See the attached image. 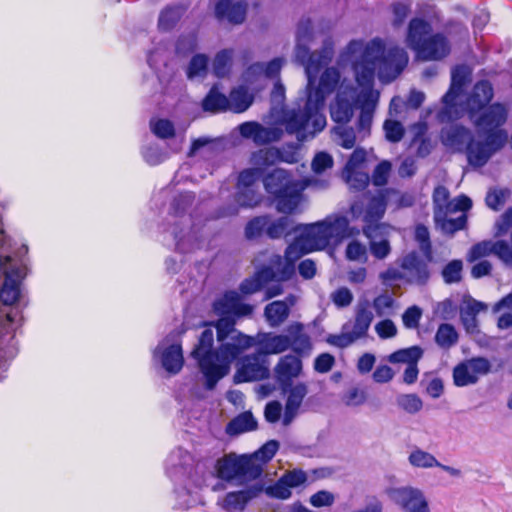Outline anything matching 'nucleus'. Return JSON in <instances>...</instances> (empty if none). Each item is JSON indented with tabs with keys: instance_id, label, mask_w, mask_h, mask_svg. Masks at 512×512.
I'll return each instance as SVG.
<instances>
[{
	"instance_id": "a19ab883",
	"label": "nucleus",
	"mask_w": 512,
	"mask_h": 512,
	"mask_svg": "<svg viewBox=\"0 0 512 512\" xmlns=\"http://www.w3.org/2000/svg\"><path fill=\"white\" fill-rule=\"evenodd\" d=\"M257 421L253 417L251 412H243L232 419L227 427L226 432L229 435H238L244 432L252 431L256 429Z\"/></svg>"
},
{
	"instance_id": "69168bd1",
	"label": "nucleus",
	"mask_w": 512,
	"mask_h": 512,
	"mask_svg": "<svg viewBox=\"0 0 512 512\" xmlns=\"http://www.w3.org/2000/svg\"><path fill=\"white\" fill-rule=\"evenodd\" d=\"M278 448H279V443L276 440H270V441L266 442L260 449H258L249 458H251L255 463H256V461H261L262 463H266L274 457Z\"/></svg>"
},
{
	"instance_id": "bf43d9fd",
	"label": "nucleus",
	"mask_w": 512,
	"mask_h": 512,
	"mask_svg": "<svg viewBox=\"0 0 512 512\" xmlns=\"http://www.w3.org/2000/svg\"><path fill=\"white\" fill-rule=\"evenodd\" d=\"M454 384L458 387H464L475 384L478 381L467 363H461L454 368L453 371Z\"/></svg>"
},
{
	"instance_id": "6e6d98bb",
	"label": "nucleus",
	"mask_w": 512,
	"mask_h": 512,
	"mask_svg": "<svg viewBox=\"0 0 512 512\" xmlns=\"http://www.w3.org/2000/svg\"><path fill=\"white\" fill-rule=\"evenodd\" d=\"M208 57L204 54H196L192 57L187 67L188 79L203 78L207 74Z\"/></svg>"
},
{
	"instance_id": "13d9d810",
	"label": "nucleus",
	"mask_w": 512,
	"mask_h": 512,
	"mask_svg": "<svg viewBox=\"0 0 512 512\" xmlns=\"http://www.w3.org/2000/svg\"><path fill=\"white\" fill-rule=\"evenodd\" d=\"M336 142L345 149H351L354 147L356 143V135L355 131L351 127H346L344 125H338L332 130Z\"/></svg>"
},
{
	"instance_id": "de8ad7c7",
	"label": "nucleus",
	"mask_w": 512,
	"mask_h": 512,
	"mask_svg": "<svg viewBox=\"0 0 512 512\" xmlns=\"http://www.w3.org/2000/svg\"><path fill=\"white\" fill-rule=\"evenodd\" d=\"M423 351L418 346H412L393 352L388 356L390 363H405L408 365L417 363L422 357Z\"/></svg>"
},
{
	"instance_id": "b1692460",
	"label": "nucleus",
	"mask_w": 512,
	"mask_h": 512,
	"mask_svg": "<svg viewBox=\"0 0 512 512\" xmlns=\"http://www.w3.org/2000/svg\"><path fill=\"white\" fill-rule=\"evenodd\" d=\"M258 346V351L263 355L280 354L289 349L290 342L287 334H274L272 332H259L252 336V346Z\"/></svg>"
},
{
	"instance_id": "774afa93",
	"label": "nucleus",
	"mask_w": 512,
	"mask_h": 512,
	"mask_svg": "<svg viewBox=\"0 0 512 512\" xmlns=\"http://www.w3.org/2000/svg\"><path fill=\"white\" fill-rule=\"evenodd\" d=\"M492 254L496 255L504 264L512 266V246L506 241L493 242Z\"/></svg>"
},
{
	"instance_id": "20e7f679",
	"label": "nucleus",
	"mask_w": 512,
	"mask_h": 512,
	"mask_svg": "<svg viewBox=\"0 0 512 512\" xmlns=\"http://www.w3.org/2000/svg\"><path fill=\"white\" fill-rule=\"evenodd\" d=\"M372 308L378 317L391 316L397 309V303L387 292L376 296L372 303L367 297L361 296L354 308L353 323L343 324L341 333L329 334L326 342L331 346L343 349L351 346L357 340L365 338L374 319Z\"/></svg>"
},
{
	"instance_id": "338daca9",
	"label": "nucleus",
	"mask_w": 512,
	"mask_h": 512,
	"mask_svg": "<svg viewBox=\"0 0 512 512\" xmlns=\"http://www.w3.org/2000/svg\"><path fill=\"white\" fill-rule=\"evenodd\" d=\"M415 240L419 244L422 253L430 259L432 253L430 234L425 225L419 224L415 228Z\"/></svg>"
},
{
	"instance_id": "9b49d317",
	"label": "nucleus",
	"mask_w": 512,
	"mask_h": 512,
	"mask_svg": "<svg viewBox=\"0 0 512 512\" xmlns=\"http://www.w3.org/2000/svg\"><path fill=\"white\" fill-rule=\"evenodd\" d=\"M166 234L173 239L175 250L180 253H190L201 247L199 230L191 225L190 216L181 215Z\"/></svg>"
},
{
	"instance_id": "09e8293b",
	"label": "nucleus",
	"mask_w": 512,
	"mask_h": 512,
	"mask_svg": "<svg viewBox=\"0 0 512 512\" xmlns=\"http://www.w3.org/2000/svg\"><path fill=\"white\" fill-rule=\"evenodd\" d=\"M408 461L415 468L427 469L440 466V462L431 453L419 448L409 454Z\"/></svg>"
},
{
	"instance_id": "4be33fe9",
	"label": "nucleus",
	"mask_w": 512,
	"mask_h": 512,
	"mask_svg": "<svg viewBox=\"0 0 512 512\" xmlns=\"http://www.w3.org/2000/svg\"><path fill=\"white\" fill-rule=\"evenodd\" d=\"M385 211L386 200L384 196L378 195L372 197L363 216V221L365 222L363 232L367 238H373L377 231L386 229L383 224L378 223Z\"/></svg>"
},
{
	"instance_id": "f257e3e1",
	"label": "nucleus",
	"mask_w": 512,
	"mask_h": 512,
	"mask_svg": "<svg viewBox=\"0 0 512 512\" xmlns=\"http://www.w3.org/2000/svg\"><path fill=\"white\" fill-rule=\"evenodd\" d=\"M342 61H350L357 84L362 88L356 102L360 107L358 132L362 137L370 134L374 111L379 92L373 89L375 73L383 83L396 79L408 64L407 52L398 46H389L380 38L364 43L360 40L351 41L341 54Z\"/></svg>"
},
{
	"instance_id": "603ef678",
	"label": "nucleus",
	"mask_w": 512,
	"mask_h": 512,
	"mask_svg": "<svg viewBox=\"0 0 512 512\" xmlns=\"http://www.w3.org/2000/svg\"><path fill=\"white\" fill-rule=\"evenodd\" d=\"M183 14V8L180 6L168 7L163 10L159 16L158 26L162 31L171 30L179 21Z\"/></svg>"
},
{
	"instance_id": "393cba45",
	"label": "nucleus",
	"mask_w": 512,
	"mask_h": 512,
	"mask_svg": "<svg viewBox=\"0 0 512 512\" xmlns=\"http://www.w3.org/2000/svg\"><path fill=\"white\" fill-rule=\"evenodd\" d=\"M297 303V297L289 294L284 300H276L264 308V317L272 328L279 327L289 317L291 308Z\"/></svg>"
},
{
	"instance_id": "6ab92c4d",
	"label": "nucleus",
	"mask_w": 512,
	"mask_h": 512,
	"mask_svg": "<svg viewBox=\"0 0 512 512\" xmlns=\"http://www.w3.org/2000/svg\"><path fill=\"white\" fill-rule=\"evenodd\" d=\"M301 372L302 361L298 356L292 354L281 357L274 367L275 379L283 391L288 390L293 379L299 377Z\"/></svg>"
},
{
	"instance_id": "6e6552de",
	"label": "nucleus",
	"mask_w": 512,
	"mask_h": 512,
	"mask_svg": "<svg viewBox=\"0 0 512 512\" xmlns=\"http://www.w3.org/2000/svg\"><path fill=\"white\" fill-rule=\"evenodd\" d=\"M282 122L286 132L296 135L299 141L313 138L327 124L324 111L308 98H306L303 108L287 110Z\"/></svg>"
},
{
	"instance_id": "f3484780",
	"label": "nucleus",
	"mask_w": 512,
	"mask_h": 512,
	"mask_svg": "<svg viewBox=\"0 0 512 512\" xmlns=\"http://www.w3.org/2000/svg\"><path fill=\"white\" fill-rule=\"evenodd\" d=\"M299 258H293L288 254V247L285 250V255L282 257L278 254H272L269 258L268 264L263 266L262 270H267L269 273L267 278L270 282H282L289 280L295 273V262Z\"/></svg>"
},
{
	"instance_id": "58836bf2",
	"label": "nucleus",
	"mask_w": 512,
	"mask_h": 512,
	"mask_svg": "<svg viewBox=\"0 0 512 512\" xmlns=\"http://www.w3.org/2000/svg\"><path fill=\"white\" fill-rule=\"evenodd\" d=\"M228 106V97L220 93L217 86H213L202 101L203 110L211 113L225 112Z\"/></svg>"
},
{
	"instance_id": "72a5a7b5",
	"label": "nucleus",
	"mask_w": 512,
	"mask_h": 512,
	"mask_svg": "<svg viewBox=\"0 0 512 512\" xmlns=\"http://www.w3.org/2000/svg\"><path fill=\"white\" fill-rule=\"evenodd\" d=\"M457 211L438 212L433 215V219L437 228L444 234L453 235L457 231L463 230L467 225V216L464 212L457 218H448L449 214L456 213Z\"/></svg>"
},
{
	"instance_id": "39448f33",
	"label": "nucleus",
	"mask_w": 512,
	"mask_h": 512,
	"mask_svg": "<svg viewBox=\"0 0 512 512\" xmlns=\"http://www.w3.org/2000/svg\"><path fill=\"white\" fill-rule=\"evenodd\" d=\"M349 220L339 214L328 215L325 219L311 224L298 225L294 231L298 236L288 245V254L301 258L313 251L324 250L332 242L337 243L346 238Z\"/></svg>"
},
{
	"instance_id": "bb28decb",
	"label": "nucleus",
	"mask_w": 512,
	"mask_h": 512,
	"mask_svg": "<svg viewBox=\"0 0 512 512\" xmlns=\"http://www.w3.org/2000/svg\"><path fill=\"white\" fill-rule=\"evenodd\" d=\"M286 331L290 342L289 349H292L299 358L309 356L313 350V344L311 337L304 330V325L294 322L287 327Z\"/></svg>"
},
{
	"instance_id": "7ed1b4c3",
	"label": "nucleus",
	"mask_w": 512,
	"mask_h": 512,
	"mask_svg": "<svg viewBox=\"0 0 512 512\" xmlns=\"http://www.w3.org/2000/svg\"><path fill=\"white\" fill-rule=\"evenodd\" d=\"M508 118V110L501 103H493L477 114L470 115L481 142L468 146V162L474 167H483L490 158L501 150L508 140V133L502 129Z\"/></svg>"
},
{
	"instance_id": "f03ea898",
	"label": "nucleus",
	"mask_w": 512,
	"mask_h": 512,
	"mask_svg": "<svg viewBox=\"0 0 512 512\" xmlns=\"http://www.w3.org/2000/svg\"><path fill=\"white\" fill-rule=\"evenodd\" d=\"M231 316H222L216 323L217 341L214 348V332L205 328L199 336L198 343L191 352L205 379V387L212 390L218 381L230 371V366L245 350L252 347V336L235 328Z\"/></svg>"
},
{
	"instance_id": "0eeeda50",
	"label": "nucleus",
	"mask_w": 512,
	"mask_h": 512,
	"mask_svg": "<svg viewBox=\"0 0 512 512\" xmlns=\"http://www.w3.org/2000/svg\"><path fill=\"white\" fill-rule=\"evenodd\" d=\"M333 57L332 43L328 42L321 51L312 52L305 63H300L305 68L307 77V98L324 111L325 100L334 92L340 81V73L334 67L326 68L320 76L319 84L314 87L316 77L320 69L326 66Z\"/></svg>"
},
{
	"instance_id": "a211bd4d",
	"label": "nucleus",
	"mask_w": 512,
	"mask_h": 512,
	"mask_svg": "<svg viewBox=\"0 0 512 512\" xmlns=\"http://www.w3.org/2000/svg\"><path fill=\"white\" fill-rule=\"evenodd\" d=\"M354 94L353 87H341L337 92L334 102L330 105V115L334 122L338 124L348 123L354 114Z\"/></svg>"
},
{
	"instance_id": "9d476101",
	"label": "nucleus",
	"mask_w": 512,
	"mask_h": 512,
	"mask_svg": "<svg viewBox=\"0 0 512 512\" xmlns=\"http://www.w3.org/2000/svg\"><path fill=\"white\" fill-rule=\"evenodd\" d=\"M385 494L402 512H430L424 491L412 485L388 487Z\"/></svg>"
},
{
	"instance_id": "412c9836",
	"label": "nucleus",
	"mask_w": 512,
	"mask_h": 512,
	"mask_svg": "<svg viewBox=\"0 0 512 512\" xmlns=\"http://www.w3.org/2000/svg\"><path fill=\"white\" fill-rule=\"evenodd\" d=\"M401 268L408 283L424 285L429 279L428 264L416 252H411L402 259Z\"/></svg>"
},
{
	"instance_id": "a878e982",
	"label": "nucleus",
	"mask_w": 512,
	"mask_h": 512,
	"mask_svg": "<svg viewBox=\"0 0 512 512\" xmlns=\"http://www.w3.org/2000/svg\"><path fill=\"white\" fill-rule=\"evenodd\" d=\"M263 491V485H254L246 490L229 492L218 502L226 512H242L247 503Z\"/></svg>"
},
{
	"instance_id": "4468645a",
	"label": "nucleus",
	"mask_w": 512,
	"mask_h": 512,
	"mask_svg": "<svg viewBox=\"0 0 512 512\" xmlns=\"http://www.w3.org/2000/svg\"><path fill=\"white\" fill-rule=\"evenodd\" d=\"M2 273L5 280L0 290V299L4 305H13L20 299V284L27 274V267L22 263L15 264L12 260Z\"/></svg>"
},
{
	"instance_id": "e2e57ef3",
	"label": "nucleus",
	"mask_w": 512,
	"mask_h": 512,
	"mask_svg": "<svg viewBox=\"0 0 512 512\" xmlns=\"http://www.w3.org/2000/svg\"><path fill=\"white\" fill-rule=\"evenodd\" d=\"M386 139L391 143H398L402 140L405 129L403 125L396 120L388 119L383 124Z\"/></svg>"
},
{
	"instance_id": "a18cd8bd",
	"label": "nucleus",
	"mask_w": 512,
	"mask_h": 512,
	"mask_svg": "<svg viewBox=\"0 0 512 512\" xmlns=\"http://www.w3.org/2000/svg\"><path fill=\"white\" fill-rule=\"evenodd\" d=\"M457 341L458 333L453 325L448 323L439 325L435 334V342L439 347L449 349L454 346Z\"/></svg>"
},
{
	"instance_id": "49530a36",
	"label": "nucleus",
	"mask_w": 512,
	"mask_h": 512,
	"mask_svg": "<svg viewBox=\"0 0 512 512\" xmlns=\"http://www.w3.org/2000/svg\"><path fill=\"white\" fill-rule=\"evenodd\" d=\"M263 196L256 188L236 189L235 201L239 207L254 208L262 202Z\"/></svg>"
},
{
	"instance_id": "1a4fd4ad",
	"label": "nucleus",
	"mask_w": 512,
	"mask_h": 512,
	"mask_svg": "<svg viewBox=\"0 0 512 512\" xmlns=\"http://www.w3.org/2000/svg\"><path fill=\"white\" fill-rule=\"evenodd\" d=\"M217 477L223 480H234L237 478L257 479L263 472L262 465L255 463L248 456L237 457L233 454L218 459L215 465Z\"/></svg>"
},
{
	"instance_id": "2f4dec72",
	"label": "nucleus",
	"mask_w": 512,
	"mask_h": 512,
	"mask_svg": "<svg viewBox=\"0 0 512 512\" xmlns=\"http://www.w3.org/2000/svg\"><path fill=\"white\" fill-rule=\"evenodd\" d=\"M191 462V454L187 450L178 447L166 459V472L171 478L184 475Z\"/></svg>"
},
{
	"instance_id": "4d7b16f0",
	"label": "nucleus",
	"mask_w": 512,
	"mask_h": 512,
	"mask_svg": "<svg viewBox=\"0 0 512 512\" xmlns=\"http://www.w3.org/2000/svg\"><path fill=\"white\" fill-rule=\"evenodd\" d=\"M342 176L349 187L355 191L364 190L370 181L369 175L359 170H352L349 172L347 170H343Z\"/></svg>"
},
{
	"instance_id": "ddd939ff",
	"label": "nucleus",
	"mask_w": 512,
	"mask_h": 512,
	"mask_svg": "<svg viewBox=\"0 0 512 512\" xmlns=\"http://www.w3.org/2000/svg\"><path fill=\"white\" fill-rule=\"evenodd\" d=\"M270 374L268 363L259 351L244 356L234 375L235 383L259 381L268 378Z\"/></svg>"
},
{
	"instance_id": "473e14b6",
	"label": "nucleus",
	"mask_w": 512,
	"mask_h": 512,
	"mask_svg": "<svg viewBox=\"0 0 512 512\" xmlns=\"http://www.w3.org/2000/svg\"><path fill=\"white\" fill-rule=\"evenodd\" d=\"M312 35V24L310 19L301 20L297 27L296 33V47H295V61L298 63H305L309 56L312 54L307 47Z\"/></svg>"
},
{
	"instance_id": "c756f323",
	"label": "nucleus",
	"mask_w": 512,
	"mask_h": 512,
	"mask_svg": "<svg viewBox=\"0 0 512 512\" xmlns=\"http://www.w3.org/2000/svg\"><path fill=\"white\" fill-rule=\"evenodd\" d=\"M492 98L493 87L491 83L486 80L477 82L466 101L469 116L485 108Z\"/></svg>"
},
{
	"instance_id": "5701e85b",
	"label": "nucleus",
	"mask_w": 512,
	"mask_h": 512,
	"mask_svg": "<svg viewBox=\"0 0 512 512\" xmlns=\"http://www.w3.org/2000/svg\"><path fill=\"white\" fill-rule=\"evenodd\" d=\"M441 142L447 148L454 151H466L468 156V146L471 142H481L474 140L469 129L464 126L453 125L443 128L440 133Z\"/></svg>"
},
{
	"instance_id": "7c9ffc66",
	"label": "nucleus",
	"mask_w": 512,
	"mask_h": 512,
	"mask_svg": "<svg viewBox=\"0 0 512 512\" xmlns=\"http://www.w3.org/2000/svg\"><path fill=\"white\" fill-rule=\"evenodd\" d=\"M283 63V58H274L268 63L256 62L246 69L244 79L247 82H252L254 79L262 76L269 79L276 78L281 71Z\"/></svg>"
},
{
	"instance_id": "4c0bfd02",
	"label": "nucleus",
	"mask_w": 512,
	"mask_h": 512,
	"mask_svg": "<svg viewBox=\"0 0 512 512\" xmlns=\"http://www.w3.org/2000/svg\"><path fill=\"white\" fill-rule=\"evenodd\" d=\"M219 152V147L216 139L202 136L193 140L190 150L188 152L189 157L201 156L203 158H211Z\"/></svg>"
},
{
	"instance_id": "0e129e2a",
	"label": "nucleus",
	"mask_w": 512,
	"mask_h": 512,
	"mask_svg": "<svg viewBox=\"0 0 512 512\" xmlns=\"http://www.w3.org/2000/svg\"><path fill=\"white\" fill-rule=\"evenodd\" d=\"M392 164L388 160L381 161L373 170L371 181L375 186H384L388 183Z\"/></svg>"
},
{
	"instance_id": "423d86ee",
	"label": "nucleus",
	"mask_w": 512,
	"mask_h": 512,
	"mask_svg": "<svg viewBox=\"0 0 512 512\" xmlns=\"http://www.w3.org/2000/svg\"><path fill=\"white\" fill-rule=\"evenodd\" d=\"M262 181L265 191L273 197L276 210L283 214L298 212V208L304 200L303 191L307 186H314L318 189L329 187L328 179L301 181L280 168L272 170Z\"/></svg>"
},
{
	"instance_id": "2eb2a0df",
	"label": "nucleus",
	"mask_w": 512,
	"mask_h": 512,
	"mask_svg": "<svg viewBox=\"0 0 512 512\" xmlns=\"http://www.w3.org/2000/svg\"><path fill=\"white\" fill-rule=\"evenodd\" d=\"M213 310L219 316H250L253 313V306L241 301L236 291H227L213 303Z\"/></svg>"
},
{
	"instance_id": "5fc2aeb1",
	"label": "nucleus",
	"mask_w": 512,
	"mask_h": 512,
	"mask_svg": "<svg viewBox=\"0 0 512 512\" xmlns=\"http://www.w3.org/2000/svg\"><path fill=\"white\" fill-rule=\"evenodd\" d=\"M269 224V216L262 215L252 218L245 226L244 234L246 239L253 240L259 238L263 232L266 233V227Z\"/></svg>"
},
{
	"instance_id": "aec40b11",
	"label": "nucleus",
	"mask_w": 512,
	"mask_h": 512,
	"mask_svg": "<svg viewBox=\"0 0 512 512\" xmlns=\"http://www.w3.org/2000/svg\"><path fill=\"white\" fill-rule=\"evenodd\" d=\"M433 215L438 212L460 211L466 212L472 207V201L465 195L450 200L449 190L444 186H437L433 192Z\"/></svg>"
},
{
	"instance_id": "37998d69",
	"label": "nucleus",
	"mask_w": 512,
	"mask_h": 512,
	"mask_svg": "<svg viewBox=\"0 0 512 512\" xmlns=\"http://www.w3.org/2000/svg\"><path fill=\"white\" fill-rule=\"evenodd\" d=\"M268 273L269 272L267 270L259 269L252 277L245 279L239 287L241 293L253 294L260 291L270 283L267 278Z\"/></svg>"
},
{
	"instance_id": "680f3d73",
	"label": "nucleus",
	"mask_w": 512,
	"mask_h": 512,
	"mask_svg": "<svg viewBox=\"0 0 512 512\" xmlns=\"http://www.w3.org/2000/svg\"><path fill=\"white\" fill-rule=\"evenodd\" d=\"M262 171L259 168H248L241 171L238 175L236 189L255 188Z\"/></svg>"
},
{
	"instance_id": "ea45409f",
	"label": "nucleus",
	"mask_w": 512,
	"mask_h": 512,
	"mask_svg": "<svg viewBox=\"0 0 512 512\" xmlns=\"http://www.w3.org/2000/svg\"><path fill=\"white\" fill-rule=\"evenodd\" d=\"M229 106L227 111L234 113H242L246 111L253 102V97L248 93L247 89L243 86L233 89L228 97Z\"/></svg>"
},
{
	"instance_id": "e433bc0d",
	"label": "nucleus",
	"mask_w": 512,
	"mask_h": 512,
	"mask_svg": "<svg viewBox=\"0 0 512 512\" xmlns=\"http://www.w3.org/2000/svg\"><path fill=\"white\" fill-rule=\"evenodd\" d=\"M458 97L452 95L449 99H446L445 94L443 95L442 107L436 113V118L440 123H449L461 117L462 108L458 104Z\"/></svg>"
},
{
	"instance_id": "cd10ccee",
	"label": "nucleus",
	"mask_w": 512,
	"mask_h": 512,
	"mask_svg": "<svg viewBox=\"0 0 512 512\" xmlns=\"http://www.w3.org/2000/svg\"><path fill=\"white\" fill-rule=\"evenodd\" d=\"M415 51L423 60H440L449 54L450 46L442 34H435L428 37Z\"/></svg>"
},
{
	"instance_id": "8fccbe9b",
	"label": "nucleus",
	"mask_w": 512,
	"mask_h": 512,
	"mask_svg": "<svg viewBox=\"0 0 512 512\" xmlns=\"http://www.w3.org/2000/svg\"><path fill=\"white\" fill-rule=\"evenodd\" d=\"M292 223V219L288 216H282L273 221L269 217L266 235L271 239H279L290 231Z\"/></svg>"
},
{
	"instance_id": "c03bdc74",
	"label": "nucleus",
	"mask_w": 512,
	"mask_h": 512,
	"mask_svg": "<svg viewBox=\"0 0 512 512\" xmlns=\"http://www.w3.org/2000/svg\"><path fill=\"white\" fill-rule=\"evenodd\" d=\"M281 160V153L277 148L268 147L253 152L250 163L256 166H271Z\"/></svg>"
},
{
	"instance_id": "f8f14e48",
	"label": "nucleus",
	"mask_w": 512,
	"mask_h": 512,
	"mask_svg": "<svg viewBox=\"0 0 512 512\" xmlns=\"http://www.w3.org/2000/svg\"><path fill=\"white\" fill-rule=\"evenodd\" d=\"M176 335L170 333L155 348L154 358L159 359L162 367L170 374H177L183 367L182 346L175 342Z\"/></svg>"
},
{
	"instance_id": "dca6fc26",
	"label": "nucleus",
	"mask_w": 512,
	"mask_h": 512,
	"mask_svg": "<svg viewBox=\"0 0 512 512\" xmlns=\"http://www.w3.org/2000/svg\"><path fill=\"white\" fill-rule=\"evenodd\" d=\"M243 138L251 139L256 145H265L276 142L283 135L282 129L278 127H265L258 122H244L238 127Z\"/></svg>"
},
{
	"instance_id": "052dcab7",
	"label": "nucleus",
	"mask_w": 512,
	"mask_h": 512,
	"mask_svg": "<svg viewBox=\"0 0 512 512\" xmlns=\"http://www.w3.org/2000/svg\"><path fill=\"white\" fill-rule=\"evenodd\" d=\"M397 405L409 414H416L423 407L421 398L416 394H402L397 397Z\"/></svg>"
},
{
	"instance_id": "c85d7f7f",
	"label": "nucleus",
	"mask_w": 512,
	"mask_h": 512,
	"mask_svg": "<svg viewBox=\"0 0 512 512\" xmlns=\"http://www.w3.org/2000/svg\"><path fill=\"white\" fill-rule=\"evenodd\" d=\"M247 4L244 1L219 0L215 6V15L219 20L240 24L245 20Z\"/></svg>"
},
{
	"instance_id": "3c124183",
	"label": "nucleus",
	"mask_w": 512,
	"mask_h": 512,
	"mask_svg": "<svg viewBox=\"0 0 512 512\" xmlns=\"http://www.w3.org/2000/svg\"><path fill=\"white\" fill-rule=\"evenodd\" d=\"M233 51L230 49H224L218 52L213 61V73L215 76L221 78L226 76L231 68Z\"/></svg>"
},
{
	"instance_id": "79ce46f5",
	"label": "nucleus",
	"mask_w": 512,
	"mask_h": 512,
	"mask_svg": "<svg viewBox=\"0 0 512 512\" xmlns=\"http://www.w3.org/2000/svg\"><path fill=\"white\" fill-rule=\"evenodd\" d=\"M470 76V70L465 65L456 66L451 73V85L445 93V98L449 99L452 95L460 96L463 87Z\"/></svg>"
},
{
	"instance_id": "864d4df0",
	"label": "nucleus",
	"mask_w": 512,
	"mask_h": 512,
	"mask_svg": "<svg viewBox=\"0 0 512 512\" xmlns=\"http://www.w3.org/2000/svg\"><path fill=\"white\" fill-rule=\"evenodd\" d=\"M149 125L152 133L160 139H170L175 136V126L168 119L152 118Z\"/></svg>"
},
{
	"instance_id": "c9c22d12",
	"label": "nucleus",
	"mask_w": 512,
	"mask_h": 512,
	"mask_svg": "<svg viewBox=\"0 0 512 512\" xmlns=\"http://www.w3.org/2000/svg\"><path fill=\"white\" fill-rule=\"evenodd\" d=\"M486 309V305L477 300H470L460 309V319L467 332H474L477 328V315Z\"/></svg>"
},
{
	"instance_id": "f704fd0d",
	"label": "nucleus",
	"mask_w": 512,
	"mask_h": 512,
	"mask_svg": "<svg viewBox=\"0 0 512 512\" xmlns=\"http://www.w3.org/2000/svg\"><path fill=\"white\" fill-rule=\"evenodd\" d=\"M431 32V26L428 22L423 19L415 18L409 23L407 43L410 48L415 50L423 42L428 39V35Z\"/></svg>"
}]
</instances>
